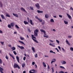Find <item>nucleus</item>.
Listing matches in <instances>:
<instances>
[{
	"label": "nucleus",
	"instance_id": "7ed1b4c3",
	"mask_svg": "<svg viewBox=\"0 0 73 73\" xmlns=\"http://www.w3.org/2000/svg\"><path fill=\"white\" fill-rule=\"evenodd\" d=\"M35 6L36 7L37 9H40V4L38 3H37L35 4Z\"/></svg>",
	"mask_w": 73,
	"mask_h": 73
},
{
	"label": "nucleus",
	"instance_id": "c756f323",
	"mask_svg": "<svg viewBox=\"0 0 73 73\" xmlns=\"http://www.w3.org/2000/svg\"><path fill=\"white\" fill-rule=\"evenodd\" d=\"M13 50H15L16 49V48L13 47H12V48H11Z\"/></svg>",
	"mask_w": 73,
	"mask_h": 73
},
{
	"label": "nucleus",
	"instance_id": "473e14b6",
	"mask_svg": "<svg viewBox=\"0 0 73 73\" xmlns=\"http://www.w3.org/2000/svg\"><path fill=\"white\" fill-rule=\"evenodd\" d=\"M51 69H52V73H53V72H54V69H53V67H52V68H51Z\"/></svg>",
	"mask_w": 73,
	"mask_h": 73
},
{
	"label": "nucleus",
	"instance_id": "393cba45",
	"mask_svg": "<svg viewBox=\"0 0 73 73\" xmlns=\"http://www.w3.org/2000/svg\"><path fill=\"white\" fill-rule=\"evenodd\" d=\"M38 20L39 21V22H42V19H38Z\"/></svg>",
	"mask_w": 73,
	"mask_h": 73
},
{
	"label": "nucleus",
	"instance_id": "c9c22d12",
	"mask_svg": "<svg viewBox=\"0 0 73 73\" xmlns=\"http://www.w3.org/2000/svg\"><path fill=\"white\" fill-rule=\"evenodd\" d=\"M20 39L21 40H24V38L21 37Z\"/></svg>",
	"mask_w": 73,
	"mask_h": 73
},
{
	"label": "nucleus",
	"instance_id": "37998d69",
	"mask_svg": "<svg viewBox=\"0 0 73 73\" xmlns=\"http://www.w3.org/2000/svg\"><path fill=\"white\" fill-rule=\"evenodd\" d=\"M25 64H23L22 65L23 68H24V66H25Z\"/></svg>",
	"mask_w": 73,
	"mask_h": 73
},
{
	"label": "nucleus",
	"instance_id": "6e6552de",
	"mask_svg": "<svg viewBox=\"0 0 73 73\" xmlns=\"http://www.w3.org/2000/svg\"><path fill=\"white\" fill-rule=\"evenodd\" d=\"M66 15L69 19H72V17L69 14L67 13Z\"/></svg>",
	"mask_w": 73,
	"mask_h": 73
},
{
	"label": "nucleus",
	"instance_id": "6e6d98bb",
	"mask_svg": "<svg viewBox=\"0 0 73 73\" xmlns=\"http://www.w3.org/2000/svg\"><path fill=\"white\" fill-rule=\"evenodd\" d=\"M32 64L33 65H35V62H33Z\"/></svg>",
	"mask_w": 73,
	"mask_h": 73
},
{
	"label": "nucleus",
	"instance_id": "a18cd8bd",
	"mask_svg": "<svg viewBox=\"0 0 73 73\" xmlns=\"http://www.w3.org/2000/svg\"><path fill=\"white\" fill-rule=\"evenodd\" d=\"M49 45H50V46H54V47H55V45H53V44H51V43H50Z\"/></svg>",
	"mask_w": 73,
	"mask_h": 73
},
{
	"label": "nucleus",
	"instance_id": "f704fd0d",
	"mask_svg": "<svg viewBox=\"0 0 73 73\" xmlns=\"http://www.w3.org/2000/svg\"><path fill=\"white\" fill-rule=\"evenodd\" d=\"M42 25H44L45 24V21H43L42 22Z\"/></svg>",
	"mask_w": 73,
	"mask_h": 73
},
{
	"label": "nucleus",
	"instance_id": "cd10ccee",
	"mask_svg": "<svg viewBox=\"0 0 73 73\" xmlns=\"http://www.w3.org/2000/svg\"><path fill=\"white\" fill-rule=\"evenodd\" d=\"M64 23L65 24H68V22L66 21H64Z\"/></svg>",
	"mask_w": 73,
	"mask_h": 73
},
{
	"label": "nucleus",
	"instance_id": "338daca9",
	"mask_svg": "<svg viewBox=\"0 0 73 73\" xmlns=\"http://www.w3.org/2000/svg\"><path fill=\"white\" fill-rule=\"evenodd\" d=\"M45 57H47V58L49 57V56H48L46 55H45Z\"/></svg>",
	"mask_w": 73,
	"mask_h": 73
},
{
	"label": "nucleus",
	"instance_id": "1a4fd4ad",
	"mask_svg": "<svg viewBox=\"0 0 73 73\" xmlns=\"http://www.w3.org/2000/svg\"><path fill=\"white\" fill-rule=\"evenodd\" d=\"M31 71H33L34 72H32L31 71H29V73H36L35 72H36V71L35 70H31Z\"/></svg>",
	"mask_w": 73,
	"mask_h": 73
},
{
	"label": "nucleus",
	"instance_id": "3c124183",
	"mask_svg": "<svg viewBox=\"0 0 73 73\" xmlns=\"http://www.w3.org/2000/svg\"><path fill=\"white\" fill-rule=\"evenodd\" d=\"M61 49L62 50H63V51H64V52H65V50L64 49V48H63L61 47Z\"/></svg>",
	"mask_w": 73,
	"mask_h": 73
},
{
	"label": "nucleus",
	"instance_id": "4c0bfd02",
	"mask_svg": "<svg viewBox=\"0 0 73 73\" xmlns=\"http://www.w3.org/2000/svg\"><path fill=\"white\" fill-rule=\"evenodd\" d=\"M13 53L14 54H15V55H16V54H17V53H16V51H13Z\"/></svg>",
	"mask_w": 73,
	"mask_h": 73
},
{
	"label": "nucleus",
	"instance_id": "69168bd1",
	"mask_svg": "<svg viewBox=\"0 0 73 73\" xmlns=\"http://www.w3.org/2000/svg\"><path fill=\"white\" fill-rule=\"evenodd\" d=\"M47 68L48 69H50V67H49V65H48V67Z\"/></svg>",
	"mask_w": 73,
	"mask_h": 73
},
{
	"label": "nucleus",
	"instance_id": "f03ea898",
	"mask_svg": "<svg viewBox=\"0 0 73 73\" xmlns=\"http://www.w3.org/2000/svg\"><path fill=\"white\" fill-rule=\"evenodd\" d=\"M13 68H18V69H20L19 66L16 63H14L13 66Z\"/></svg>",
	"mask_w": 73,
	"mask_h": 73
},
{
	"label": "nucleus",
	"instance_id": "aec40b11",
	"mask_svg": "<svg viewBox=\"0 0 73 73\" xmlns=\"http://www.w3.org/2000/svg\"><path fill=\"white\" fill-rule=\"evenodd\" d=\"M24 23H25V25H27V24H29L28 22L26 21H24Z\"/></svg>",
	"mask_w": 73,
	"mask_h": 73
},
{
	"label": "nucleus",
	"instance_id": "052dcab7",
	"mask_svg": "<svg viewBox=\"0 0 73 73\" xmlns=\"http://www.w3.org/2000/svg\"><path fill=\"white\" fill-rule=\"evenodd\" d=\"M58 48H59V49L60 50H61V47L60 46H58Z\"/></svg>",
	"mask_w": 73,
	"mask_h": 73
},
{
	"label": "nucleus",
	"instance_id": "dca6fc26",
	"mask_svg": "<svg viewBox=\"0 0 73 73\" xmlns=\"http://www.w3.org/2000/svg\"><path fill=\"white\" fill-rule=\"evenodd\" d=\"M6 17H11V16L9 15V14H8V13H6Z\"/></svg>",
	"mask_w": 73,
	"mask_h": 73
},
{
	"label": "nucleus",
	"instance_id": "c03bdc74",
	"mask_svg": "<svg viewBox=\"0 0 73 73\" xmlns=\"http://www.w3.org/2000/svg\"><path fill=\"white\" fill-rule=\"evenodd\" d=\"M0 42L2 45H4V42Z\"/></svg>",
	"mask_w": 73,
	"mask_h": 73
},
{
	"label": "nucleus",
	"instance_id": "6ab92c4d",
	"mask_svg": "<svg viewBox=\"0 0 73 73\" xmlns=\"http://www.w3.org/2000/svg\"><path fill=\"white\" fill-rule=\"evenodd\" d=\"M15 25V23H11V27H14V25Z\"/></svg>",
	"mask_w": 73,
	"mask_h": 73
},
{
	"label": "nucleus",
	"instance_id": "412c9836",
	"mask_svg": "<svg viewBox=\"0 0 73 73\" xmlns=\"http://www.w3.org/2000/svg\"><path fill=\"white\" fill-rule=\"evenodd\" d=\"M43 64L45 68L46 67V64L44 62H43Z\"/></svg>",
	"mask_w": 73,
	"mask_h": 73
},
{
	"label": "nucleus",
	"instance_id": "4468645a",
	"mask_svg": "<svg viewBox=\"0 0 73 73\" xmlns=\"http://www.w3.org/2000/svg\"><path fill=\"white\" fill-rule=\"evenodd\" d=\"M30 21L31 24V25H34V23H33L32 20L31 19L30 20Z\"/></svg>",
	"mask_w": 73,
	"mask_h": 73
},
{
	"label": "nucleus",
	"instance_id": "a19ab883",
	"mask_svg": "<svg viewBox=\"0 0 73 73\" xmlns=\"http://www.w3.org/2000/svg\"><path fill=\"white\" fill-rule=\"evenodd\" d=\"M2 62H3V60L0 58V64H2Z\"/></svg>",
	"mask_w": 73,
	"mask_h": 73
},
{
	"label": "nucleus",
	"instance_id": "8fccbe9b",
	"mask_svg": "<svg viewBox=\"0 0 73 73\" xmlns=\"http://www.w3.org/2000/svg\"><path fill=\"white\" fill-rule=\"evenodd\" d=\"M56 41L57 42L58 44H60V41L58 40H56Z\"/></svg>",
	"mask_w": 73,
	"mask_h": 73
},
{
	"label": "nucleus",
	"instance_id": "a211bd4d",
	"mask_svg": "<svg viewBox=\"0 0 73 73\" xmlns=\"http://www.w3.org/2000/svg\"><path fill=\"white\" fill-rule=\"evenodd\" d=\"M61 63L63 64H66V62L65 61H62L61 62Z\"/></svg>",
	"mask_w": 73,
	"mask_h": 73
},
{
	"label": "nucleus",
	"instance_id": "f257e3e1",
	"mask_svg": "<svg viewBox=\"0 0 73 73\" xmlns=\"http://www.w3.org/2000/svg\"><path fill=\"white\" fill-rule=\"evenodd\" d=\"M31 36L32 39L33 41H35V42H36V43H38V41H37V40L35 39H36V37H35L34 36V35H31ZM34 38H35V39H34Z\"/></svg>",
	"mask_w": 73,
	"mask_h": 73
},
{
	"label": "nucleus",
	"instance_id": "423d86ee",
	"mask_svg": "<svg viewBox=\"0 0 73 73\" xmlns=\"http://www.w3.org/2000/svg\"><path fill=\"white\" fill-rule=\"evenodd\" d=\"M34 35L35 37H37L38 36V33H37L35 32H34Z\"/></svg>",
	"mask_w": 73,
	"mask_h": 73
},
{
	"label": "nucleus",
	"instance_id": "9d476101",
	"mask_svg": "<svg viewBox=\"0 0 73 73\" xmlns=\"http://www.w3.org/2000/svg\"><path fill=\"white\" fill-rule=\"evenodd\" d=\"M1 16L2 19H5V16H4V15H1Z\"/></svg>",
	"mask_w": 73,
	"mask_h": 73
},
{
	"label": "nucleus",
	"instance_id": "bb28decb",
	"mask_svg": "<svg viewBox=\"0 0 73 73\" xmlns=\"http://www.w3.org/2000/svg\"><path fill=\"white\" fill-rule=\"evenodd\" d=\"M32 49L33 50V52H35V48H34V47H33L32 48Z\"/></svg>",
	"mask_w": 73,
	"mask_h": 73
},
{
	"label": "nucleus",
	"instance_id": "c85d7f7f",
	"mask_svg": "<svg viewBox=\"0 0 73 73\" xmlns=\"http://www.w3.org/2000/svg\"><path fill=\"white\" fill-rule=\"evenodd\" d=\"M15 27L16 28H17V29H19V28H20L19 27V26H18V25H15Z\"/></svg>",
	"mask_w": 73,
	"mask_h": 73
},
{
	"label": "nucleus",
	"instance_id": "b1692460",
	"mask_svg": "<svg viewBox=\"0 0 73 73\" xmlns=\"http://www.w3.org/2000/svg\"><path fill=\"white\" fill-rule=\"evenodd\" d=\"M45 17L46 19H48V17H49V16L48 15V14L46 15H45Z\"/></svg>",
	"mask_w": 73,
	"mask_h": 73
},
{
	"label": "nucleus",
	"instance_id": "f3484780",
	"mask_svg": "<svg viewBox=\"0 0 73 73\" xmlns=\"http://www.w3.org/2000/svg\"><path fill=\"white\" fill-rule=\"evenodd\" d=\"M37 12L39 13H43V11H40V10H37Z\"/></svg>",
	"mask_w": 73,
	"mask_h": 73
},
{
	"label": "nucleus",
	"instance_id": "13d9d810",
	"mask_svg": "<svg viewBox=\"0 0 73 73\" xmlns=\"http://www.w3.org/2000/svg\"><path fill=\"white\" fill-rule=\"evenodd\" d=\"M6 58L8 60V56L6 55Z\"/></svg>",
	"mask_w": 73,
	"mask_h": 73
},
{
	"label": "nucleus",
	"instance_id": "5fc2aeb1",
	"mask_svg": "<svg viewBox=\"0 0 73 73\" xmlns=\"http://www.w3.org/2000/svg\"><path fill=\"white\" fill-rule=\"evenodd\" d=\"M59 73H64V72L63 71H60Z\"/></svg>",
	"mask_w": 73,
	"mask_h": 73
},
{
	"label": "nucleus",
	"instance_id": "2f4dec72",
	"mask_svg": "<svg viewBox=\"0 0 73 73\" xmlns=\"http://www.w3.org/2000/svg\"><path fill=\"white\" fill-rule=\"evenodd\" d=\"M30 8L31 9V10H34V9H33V7H32L31 6L30 7Z\"/></svg>",
	"mask_w": 73,
	"mask_h": 73
},
{
	"label": "nucleus",
	"instance_id": "bf43d9fd",
	"mask_svg": "<svg viewBox=\"0 0 73 73\" xmlns=\"http://www.w3.org/2000/svg\"><path fill=\"white\" fill-rule=\"evenodd\" d=\"M35 17L36 19H38H38H39V18H38V17H37V16Z\"/></svg>",
	"mask_w": 73,
	"mask_h": 73
},
{
	"label": "nucleus",
	"instance_id": "4d7b16f0",
	"mask_svg": "<svg viewBox=\"0 0 73 73\" xmlns=\"http://www.w3.org/2000/svg\"><path fill=\"white\" fill-rule=\"evenodd\" d=\"M59 16L60 17H61V18H62V16L61 15H59Z\"/></svg>",
	"mask_w": 73,
	"mask_h": 73
},
{
	"label": "nucleus",
	"instance_id": "4be33fe9",
	"mask_svg": "<svg viewBox=\"0 0 73 73\" xmlns=\"http://www.w3.org/2000/svg\"><path fill=\"white\" fill-rule=\"evenodd\" d=\"M17 59V61L19 63V56H16Z\"/></svg>",
	"mask_w": 73,
	"mask_h": 73
},
{
	"label": "nucleus",
	"instance_id": "2eb2a0df",
	"mask_svg": "<svg viewBox=\"0 0 73 73\" xmlns=\"http://www.w3.org/2000/svg\"><path fill=\"white\" fill-rule=\"evenodd\" d=\"M9 54L10 56H11V57H12V58H13L14 60H15V57H14L10 53H9Z\"/></svg>",
	"mask_w": 73,
	"mask_h": 73
},
{
	"label": "nucleus",
	"instance_id": "58836bf2",
	"mask_svg": "<svg viewBox=\"0 0 73 73\" xmlns=\"http://www.w3.org/2000/svg\"><path fill=\"white\" fill-rule=\"evenodd\" d=\"M28 31L29 32H30V33H31V29H28Z\"/></svg>",
	"mask_w": 73,
	"mask_h": 73
},
{
	"label": "nucleus",
	"instance_id": "0e129e2a",
	"mask_svg": "<svg viewBox=\"0 0 73 73\" xmlns=\"http://www.w3.org/2000/svg\"><path fill=\"white\" fill-rule=\"evenodd\" d=\"M55 49H56V50H57L58 52H59V50H58V49H57V48H55Z\"/></svg>",
	"mask_w": 73,
	"mask_h": 73
},
{
	"label": "nucleus",
	"instance_id": "79ce46f5",
	"mask_svg": "<svg viewBox=\"0 0 73 73\" xmlns=\"http://www.w3.org/2000/svg\"><path fill=\"white\" fill-rule=\"evenodd\" d=\"M70 50L71 51H73V47H70Z\"/></svg>",
	"mask_w": 73,
	"mask_h": 73
},
{
	"label": "nucleus",
	"instance_id": "e2e57ef3",
	"mask_svg": "<svg viewBox=\"0 0 73 73\" xmlns=\"http://www.w3.org/2000/svg\"><path fill=\"white\" fill-rule=\"evenodd\" d=\"M26 58V57H25V56L23 58V60H24V61H25V60Z\"/></svg>",
	"mask_w": 73,
	"mask_h": 73
},
{
	"label": "nucleus",
	"instance_id": "a878e982",
	"mask_svg": "<svg viewBox=\"0 0 73 73\" xmlns=\"http://www.w3.org/2000/svg\"><path fill=\"white\" fill-rule=\"evenodd\" d=\"M50 22H51V23H54V20H53V19H50Z\"/></svg>",
	"mask_w": 73,
	"mask_h": 73
},
{
	"label": "nucleus",
	"instance_id": "ddd939ff",
	"mask_svg": "<svg viewBox=\"0 0 73 73\" xmlns=\"http://www.w3.org/2000/svg\"><path fill=\"white\" fill-rule=\"evenodd\" d=\"M19 42H20V43H21V44H23L24 45H25V44L24 42L20 40H19Z\"/></svg>",
	"mask_w": 73,
	"mask_h": 73
},
{
	"label": "nucleus",
	"instance_id": "20e7f679",
	"mask_svg": "<svg viewBox=\"0 0 73 73\" xmlns=\"http://www.w3.org/2000/svg\"><path fill=\"white\" fill-rule=\"evenodd\" d=\"M17 46H18V47L19 48L21 49V50L24 49V47L23 46H20L19 45H18Z\"/></svg>",
	"mask_w": 73,
	"mask_h": 73
},
{
	"label": "nucleus",
	"instance_id": "0eeeda50",
	"mask_svg": "<svg viewBox=\"0 0 73 73\" xmlns=\"http://www.w3.org/2000/svg\"><path fill=\"white\" fill-rule=\"evenodd\" d=\"M66 42L67 44H68V45H69V46H70V43H69V41L67 40V39H66Z\"/></svg>",
	"mask_w": 73,
	"mask_h": 73
},
{
	"label": "nucleus",
	"instance_id": "864d4df0",
	"mask_svg": "<svg viewBox=\"0 0 73 73\" xmlns=\"http://www.w3.org/2000/svg\"><path fill=\"white\" fill-rule=\"evenodd\" d=\"M0 5L1 7H3V4L1 3H0Z\"/></svg>",
	"mask_w": 73,
	"mask_h": 73
},
{
	"label": "nucleus",
	"instance_id": "72a5a7b5",
	"mask_svg": "<svg viewBox=\"0 0 73 73\" xmlns=\"http://www.w3.org/2000/svg\"><path fill=\"white\" fill-rule=\"evenodd\" d=\"M60 68L62 69H65V68L63 66H60Z\"/></svg>",
	"mask_w": 73,
	"mask_h": 73
},
{
	"label": "nucleus",
	"instance_id": "09e8293b",
	"mask_svg": "<svg viewBox=\"0 0 73 73\" xmlns=\"http://www.w3.org/2000/svg\"><path fill=\"white\" fill-rule=\"evenodd\" d=\"M72 36H68V38H72Z\"/></svg>",
	"mask_w": 73,
	"mask_h": 73
},
{
	"label": "nucleus",
	"instance_id": "603ef678",
	"mask_svg": "<svg viewBox=\"0 0 73 73\" xmlns=\"http://www.w3.org/2000/svg\"><path fill=\"white\" fill-rule=\"evenodd\" d=\"M0 70H1V71H3V70H4V69H3V68H1L0 69Z\"/></svg>",
	"mask_w": 73,
	"mask_h": 73
},
{
	"label": "nucleus",
	"instance_id": "49530a36",
	"mask_svg": "<svg viewBox=\"0 0 73 73\" xmlns=\"http://www.w3.org/2000/svg\"><path fill=\"white\" fill-rule=\"evenodd\" d=\"M35 58H37V54H36L35 55Z\"/></svg>",
	"mask_w": 73,
	"mask_h": 73
},
{
	"label": "nucleus",
	"instance_id": "9b49d317",
	"mask_svg": "<svg viewBox=\"0 0 73 73\" xmlns=\"http://www.w3.org/2000/svg\"><path fill=\"white\" fill-rule=\"evenodd\" d=\"M21 11H24V12H27V11H26L24 9H23V7H21Z\"/></svg>",
	"mask_w": 73,
	"mask_h": 73
},
{
	"label": "nucleus",
	"instance_id": "f8f14e48",
	"mask_svg": "<svg viewBox=\"0 0 73 73\" xmlns=\"http://www.w3.org/2000/svg\"><path fill=\"white\" fill-rule=\"evenodd\" d=\"M13 14L14 16L16 17H19V16H18V15L17 14H14L13 13Z\"/></svg>",
	"mask_w": 73,
	"mask_h": 73
},
{
	"label": "nucleus",
	"instance_id": "e433bc0d",
	"mask_svg": "<svg viewBox=\"0 0 73 73\" xmlns=\"http://www.w3.org/2000/svg\"><path fill=\"white\" fill-rule=\"evenodd\" d=\"M8 27L9 28H11V26L10 25H8Z\"/></svg>",
	"mask_w": 73,
	"mask_h": 73
},
{
	"label": "nucleus",
	"instance_id": "7c9ffc66",
	"mask_svg": "<svg viewBox=\"0 0 73 73\" xmlns=\"http://www.w3.org/2000/svg\"><path fill=\"white\" fill-rule=\"evenodd\" d=\"M34 32H36V33H37L38 32V29H36Z\"/></svg>",
	"mask_w": 73,
	"mask_h": 73
},
{
	"label": "nucleus",
	"instance_id": "39448f33",
	"mask_svg": "<svg viewBox=\"0 0 73 73\" xmlns=\"http://www.w3.org/2000/svg\"><path fill=\"white\" fill-rule=\"evenodd\" d=\"M56 60L55 59H53L51 61V64H53V62H56Z\"/></svg>",
	"mask_w": 73,
	"mask_h": 73
},
{
	"label": "nucleus",
	"instance_id": "ea45409f",
	"mask_svg": "<svg viewBox=\"0 0 73 73\" xmlns=\"http://www.w3.org/2000/svg\"><path fill=\"white\" fill-rule=\"evenodd\" d=\"M44 37H46V38H48V37H49V36H48V35H44Z\"/></svg>",
	"mask_w": 73,
	"mask_h": 73
},
{
	"label": "nucleus",
	"instance_id": "de8ad7c7",
	"mask_svg": "<svg viewBox=\"0 0 73 73\" xmlns=\"http://www.w3.org/2000/svg\"><path fill=\"white\" fill-rule=\"evenodd\" d=\"M49 41H50V42H54V41L52 40H50V39H49Z\"/></svg>",
	"mask_w": 73,
	"mask_h": 73
},
{
	"label": "nucleus",
	"instance_id": "774afa93",
	"mask_svg": "<svg viewBox=\"0 0 73 73\" xmlns=\"http://www.w3.org/2000/svg\"><path fill=\"white\" fill-rule=\"evenodd\" d=\"M23 73H26V71H24L23 72Z\"/></svg>",
	"mask_w": 73,
	"mask_h": 73
},
{
	"label": "nucleus",
	"instance_id": "5701e85b",
	"mask_svg": "<svg viewBox=\"0 0 73 73\" xmlns=\"http://www.w3.org/2000/svg\"><path fill=\"white\" fill-rule=\"evenodd\" d=\"M40 31L41 32H43V33H44L45 32V31L43 29H41L40 30Z\"/></svg>",
	"mask_w": 73,
	"mask_h": 73
},
{
	"label": "nucleus",
	"instance_id": "680f3d73",
	"mask_svg": "<svg viewBox=\"0 0 73 73\" xmlns=\"http://www.w3.org/2000/svg\"><path fill=\"white\" fill-rule=\"evenodd\" d=\"M50 53H53V51L52 50H50Z\"/></svg>",
	"mask_w": 73,
	"mask_h": 73
}]
</instances>
